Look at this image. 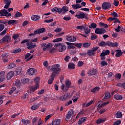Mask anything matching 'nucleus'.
Instances as JSON below:
<instances>
[{"instance_id":"f257e3e1","label":"nucleus","mask_w":125,"mask_h":125,"mask_svg":"<svg viewBox=\"0 0 125 125\" xmlns=\"http://www.w3.org/2000/svg\"><path fill=\"white\" fill-rule=\"evenodd\" d=\"M61 71L60 65L55 64L53 65V73H52V77H56L59 74V72Z\"/></svg>"},{"instance_id":"f03ea898","label":"nucleus","mask_w":125,"mask_h":125,"mask_svg":"<svg viewBox=\"0 0 125 125\" xmlns=\"http://www.w3.org/2000/svg\"><path fill=\"white\" fill-rule=\"evenodd\" d=\"M54 47L57 48V50L59 51V52H63V51L66 50V45L61 43H58L55 44Z\"/></svg>"},{"instance_id":"7ed1b4c3","label":"nucleus","mask_w":125,"mask_h":125,"mask_svg":"<svg viewBox=\"0 0 125 125\" xmlns=\"http://www.w3.org/2000/svg\"><path fill=\"white\" fill-rule=\"evenodd\" d=\"M34 82L36 83L35 86H32L30 87V91H35L40 87V85L39 84V82H40V77H36L34 79Z\"/></svg>"},{"instance_id":"20e7f679","label":"nucleus","mask_w":125,"mask_h":125,"mask_svg":"<svg viewBox=\"0 0 125 125\" xmlns=\"http://www.w3.org/2000/svg\"><path fill=\"white\" fill-rule=\"evenodd\" d=\"M99 48V47H94L92 49L87 51V54L89 56H94L95 55V52Z\"/></svg>"},{"instance_id":"39448f33","label":"nucleus","mask_w":125,"mask_h":125,"mask_svg":"<svg viewBox=\"0 0 125 125\" xmlns=\"http://www.w3.org/2000/svg\"><path fill=\"white\" fill-rule=\"evenodd\" d=\"M27 74L29 76H35L37 74V70L35 68H29L27 70Z\"/></svg>"},{"instance_id":"423d86ee","label":"nucleus","mask_w":125,"mask_h":125,"mask_svg":"<svg viewBox=\"0 0 125 125\" xmlns=\"http://www.w3.org/2000/svg\"><path fill=\"white\" fill-rule=\"evenodd\" d=\"M52 46V43H48L46 45V43H42L41 44V47H43L42 50L43 51H45L46 49H48V48H50V47Z\"/></svg>"},{"instance_id":"0eeeda50","label":"nucleus","mask_w":125,"mask_h":125,"mask_svg":"<svg viewBox=\"0 0 125 125\" xmlns=\"http://www.w3.org/2000/svg\"><path fill=\"white\" fill-rule=\"evenodd\" d=\"M69 96H70V94L66 93L64 95L60 96L59 100H61V101H65V100L69 98Z\"/></svg>"},{"instance_id":"6e6552de","label":"nucleus","mask_w":125,"mask_h":125,"mask_svg":"<svg viewBox=\"0 0 125 125\" xmlns=\"http://www.w3.org/2000/svg\"><path fill=\"white\" fill-rule=\"evenodd\" d=\"M73 114H74V110H73L72 109H70L67 114H66L65 115V120L67 121L70 119Z\"/></svg>"},{"instance_id":"1a4fd4ad","label":"nucleus","mask_w":125,"mask_h":125,"mask_svg":"<svg viewBox=\"0 0 125 125\" xmlns=\"http://www.w3.org/2000/svg\"><path fill=\"white\" fill-rule=\"evenodd\" d=\"M66 40L67 42H74L77 41V39L74 36H66Z\"/></svg>"},{"instance_id":"9d476101","label":"nucleus","mask_w":125,"mask_h":125,"mask_svg":"<svg viewBox=\"0 0 125 125\" xmlns=\"http://www.w3.org/2000/svg\"><path fill=\"white\" fill-rule=\"evenodd\" d=\"M10 40H11V38L9 36H5L4 38H3L1 40H0V42H10Z\"/></svg>"},{"instance_id":"9b49d317","label":"nucleus","mask_w":125,"mask_h":125,"mask_svg":"<svg viewBox=\"0 0 125 125\" xmlns=\"http://www.w3.org/2000/svg\"><path fill=\"white\" fill-rule=\"evenodd\" d=\"M0 14L1 16H10L11 15V14H8L7 10L6 9L1 10L0 11Z\"/></svg>"},{"instance_id":"f8f14e48","label":"nucleus","mask_w":125,"mask_h":125,"mask_svg":"<svg viewBox=\"0 0 125 125\" xmlns=\"http://www.w3.org/2000/svg\"><path fill=\"white\" fill-rule=\"evenodd\" d=\"M103 9L107 10L111 8V3L109 2H104L102 4Z\"/></svg>"},{"instance_id":"ddd939ff","label":"nucleus","mask_w":125,"mask_h":125,"mask_svg":"<svg viewBox=\"0 0 125 125\" xmlns=\"http://www.w3.org/2000/svg\"><path fill=\"white\" fill-rule=\"evenodd\" d=\"M105 29L97 28L95 29V33L98 34V35H101V34L105 33Z\"/></svg>"},{"instance_id":"4468645a","label":"nucleus","mask_w":125,"mask_h":125,"mask_svg":"<svg viewBox=\"0 0 125 125\" xmlns=\"http://www.w3.org/2000/svg\"><path fill=\"white\" fill-rule=\"evenodd\" d=\"M106 45H107L108 46H110V47H116L118 46V43L117 42L113 43L112 42H106Z\"/></svg>"},{"instance_id":"2eb2a0df","label":"nucleus","mask_w":125,"mask_h":125,"mask_svg":"<svg viewBox=\"0 0 125 125\" xmlns=\"http://www.w3.org/2000/svg\"><path fill=\"white\" fill-rule=\"evenodd\" d=\"M13 76H14V72L10 71L6 75V79L8 81L11 80L12 78H13Z\"/></svg>"},{"instance_id":"dca6fc26","label":"nucleus","mask_w":125,"mask_h":125,"mask_svg":"<svg viewBox=\"0 0 125 125\" xmlns=\"http://www.w3.org/2000/svg\"><path fill=\"white\" fill-rule=\"evenodd\" d=\"M75 17H76L77 19H83V18L85 17V14L83 12H81L79 14L76 15Z\"/></svg>"},{"instance_id":"f3484780","label":"nucleus","mask_w":125,"mask_h":125,"mask_svg":"<svg viewBox=\"0 0 125 125\" xmlns=\"http://www.w3.org/2000/svg\"><path fill=\"white\" fill-rule=\"evenodd\" d=\"M44 32H45V29L44 28H41L34 31V34H42L44 33Z\"/></svg>"},{"instance_id":"a211bd4d","label":"nucleus","mask_w":125,"mask_h":125,"mask_svg":"<svg viewBox=\"0 0 125 125\" xmlns=\"http://www.w3.org/2000/svg\"><path fill=\"white\" fill-rule=\"evenodd\" d=\"M15 72L16 73V75H20L22 72V66L17 67Z\"/></svg>"},{"instance_id":"6ab92c4d","label":"nucleus","mask_w":125,"mask_h":125,"mask_svg":"<svg viewBox=\"0 0 125 125\" xmlns=\"http://www.w3.org/2000/svg\"><path fill=\"white\" fill-rule=\"evenodd\" d=\"M85 121H86V117L81 118L79 119V121L78 122V125H83V124Z\"/></svg>"},{"instance_id":"aec40b11","label":"nucleus","mask_w":125,"mask_h":125,"mask_svg":"<svg viewBox=\"0 0 125 125\" xmlns=\"http://www.w3.org/2000/svg\"><path fill=\"white\" fill-rule=\"evenodd\" d=\"M53 12H58L59 14L62 13V9L60 8L55 7L52 9Z\"/></svg>"},{"instance_id":"412c9836","label":"nucleus","mask_w":125,"mask_h":125,"mask_svg":"<svg viewBox=\"0 0 125 125\" xmlns=\"http://www.w3.org/2000/svg\"><path fill=\"white\" fill-rule=\"evenodd\" d=\"M61 89L63 92H67L69 88H68L67 86H65L64 84H62L61 85Z\"/></svg>"},{"instance_id":"4be33fe9","label":"nucleus","mask_w":125,"mask_h":125,"mask_svg":"<svg viewBox=\"0 0 125 125\" xmlns=\"http://www.w3.org/2000/svg\"><path fill=\"white\" fill-rule=\"evenodd\" d=\"M114 98L115 100H122V99H123V96L120 94H116L114 95Z\"/></svg>"},{"instance_id":"5701e85b","label":"nucleus","mask_w":125,"mask_h":125,"mask_svg":"<svg viewBox=\"0 0 125 125\" xmlns=\"http://www.w3.org/2000/svg\"><path fill=\"white\" fill-rule=\"evenodd\" d=\"M41 19V17L38 15H33L31 17V20L33 21H38L39 20Z\"/></svg>"},{"instance_id":"b1692460","label":"nucleus","mask_w":125,"mask_h":125,"mask_svg":"<svg viewBox=\"0 0 125 125\" xmlns=\"http://www.w3.org/2000/svg\"><path fill=\"white\" fill-rule=\"evenodd\" d=\"M116 53L115 54L116 57H120L123 55V52L121 50H115Z\"/></svg>"},{"instance_id":"393cba45","label":"nucleus","mask_w":125,"mask_h":125,"mask_svg":"<svg viewBox=\"0 0 125 125\" xmlns=\"http://www.w3.org/2000/svg\"><path fill=\"white\" fill-rule=\"evenodd\" d=\"M15 67H16V64H15L14 62H11L7 65V69H13V68H15Z\"/></svg>"},{"instance_id":"a878e982","label":"nucleus","mask_w":125,"mask_h":125,"mask_svg":"<svg viewBox=\"0 0 125 125\" xmlns=\"http://www.w3.org/2000/svg\"><path fill=\"white\" fill-rule=\"evenodd\" d=\"M72 8L73 9H78L79 8H82V5L79 4H76L72 5Z\"/></svg>"},{"instance_id":"bb28decb","label":"nucleus","mask_w":125,"mask_h":125,"mask_svg":"<svg viewBox=\"0 0 125 125\" xmlns=\"http://www.w3.org/2000/svg\"><path fill=\"white\" fill-rule=\"evenodd\" d=\"M61 120L60 119H56L54 122H53L52 125H59Z\"/></svg>"},{"instance_id":"cd10ccee","label":"nucleus","mask_w":125,"mask_h":125,"mask_svg":"<svg viewBox=\"0 0 125 125\" xmlns=\"http://www.w3.org/2000/svg\"><path fill=\"white\" fill-rule=\"evenodd\" d=\"M30 82V79L28 78H23L21 80V83H28Z\"/></svg>"},{"instance_id":"c85d7f7f","label":"nucleus","mask_w":125,"mask_h":125,"mask_svg":"<svg viewBox=\"0 0 125 125\" xmlns=\"http://www.w3.org/2000/svg\"><path fill=\"white\" fill-rule=\"evenodd\" d=\"M62 12L63 11V13H66V12H67L68 10H69V8L67 6H63L62 8Z\"/></svg>"},{"instance_id":"c756f323","label":"nucleus","mask_w":125,"mask_h":125,"mask_svg":"<svg viewBox=\"0 0 125 125\" xmlns=\"http://www.w3.org/2000/svg\"><path fill=\"white\" fill-rule=\"evenodd\" d=\"M88 74L90 75V76H93V75H95L96 74V70L95 69L89 70L88 72Z\"/></svg>"},{"instance_id":"7c9ffc66","label":"nucleus","mask_w":125,"mask_h":125,"mask_svg":"<svg viewBox=\"0 0 125 125\" xmlns=\"http://www.w3.org/2000/svg\"><path fill=\"white\" fill-rule=\"evenodd\" d=\"M21 123L24 125H29L31 122L29 120H25V119H22L21 120Z\"/></svg>"},{"instance_id":"2f4dec72","label":"nucleus","mask_w":125,"mask_h":125,"mask_svg":"<svg viewBox=\"0 0 125 125\" xmlns=\"http://www.w3.org/2000/svg\"><path fill=\"white\" fill-rule=\"evenodd\" d=\"M102 54H103L104 55H109L110 54V50H103L102 52Z\"/></svg>"},{"instance_id":"473e14b6","label":"nucleus","mask_w":125,"mask_h":125,"mask_svg":"<svg viewBox=\"0 0 125 125\" xmlns=\"http://www.w3.org/2000/svg\"><path fill=\"white\" fill-rule=\"evenodd\" d=\"M105 119H99L98 120L96 121V124L97 125H99V124H102V123H104L105 122Z\"/></svg>"},{"instance_id":"72a5a7b5","label":"nucleus","mask_w":125,"mask_h":125,"mask_svg":"<svg viewBox=\"0 0 125 125\" xmlns=\"http://www.w3.org/2000/svg\"><path fill=\"white\" fill-rule=\"evenodd\" d=\"M65 83L68 88H69L71 86V84H72V83L69 80H65Z\"/></svg>"},{"instance_id":"f704fd0d","label":"nucleus","mask_w":125,"mask_h":125,"mask_svg":"<svg viewBox=\"0 0 125 125\" xmlns=\"http://www.w3.org/2000/svg\"><path fill=\"white\" fill-rule=\"evenodd\" d=\"M38 117H34L33 118V119L32 120V123L33 125H37V122H38Z\"/></svg>"},{"instance_id":"c9c22d12","label":"nucleus","mask_w":125,"mask_h":125,"mask_svg":"<svg viewBox=\"0 0 125 125\" xmlns=\"http://www.w3.org/2000/svg\"><path fill=\"white\" fill-rule=\"evenodd\" d=\"M56 76H52V74L51 75V78H50L48 81L49 84H51L52 83L53 81H54V78Z\"/></svg>"},{"instance_id":"e433bc0d","label":"nucleus","mask_w":125,"mask_h":125,"mask_svg":"<svg viewBox=\"0 0 125 125\" xmlns=\"http://www.w3.org/2000/svg\"><path fill=\"white\" fill-rule=\"evenodd\" d=\"M90 44H91L89 42L83 43V47H84L85 48H88V47H89V46H90Z\"/></svg>"},{"instance_id":"4c0bfd02","label":"nucleus","mask_w":125,"mask_h":125,"mask_svg":"<svg viewBox=\"0 0 125 125\" xmlns=\"http://www.w3.org/2000/svg\"><path fill=\"white\" fill-rule=\"evenodd\" d=\"M104 98V99H109V98H111V94L109 92H106Z\"/></svg>"},{"instance_id":"58836bf2","label":"nucleus","mask_w":125,"mask_h":125,"mask_svg":"<svg viewBox=\"0 0 125 125\" xmlns=\"http://www.w3.org/2000/svg\"><path fill=\"white\" fill-rule=\"evenodd\" d=\"M100 88L99 87H95L93 89H92L91 91V92H93L94 93H95V92H98L99 91V89Z\"/></svg>"},{"instance_id":"ea45409f","label":"nucleus","mask_w":125,"mask_h":125,"mask_svg":"<svg viewBox=\"0 0 125 125\" xmlns=\"http://www.w3.org/2000/svg\"><path fill=\"white\" fill-rule=\"evenodd\" d=\"M15 84L16 85V86H18V87H19L21 85V82H20V80H17L15 82Z\"/></svg>"},{"instance_id":"a19ab883","label":"nucleus","mask_w":125,"mask_h":125,"mask_svg":"<svg viewBox=\"0 0 125 125\" xmlns=\"http://www.w3.org/2000/svg\"><path fill=\"white\" fill-rule=\"evenodd\" d=\"M96 27H97V25L95 23H92L90 26H89V28H90V29H95Z\"/></svg>"},{"instance_id":"79ce46f5","label":"nucleus","mask_w":125,"mask_h":125,"mask_svg":"<svg viewBox=\"0 0 125 125\" xmlns=\"http://www.w3.org/2000/svg\"><path fill=\"white\" fill-rule=\"evenodd\" d=\"M62 41H63V39H62L61 38H57V39L53 40V42H62Z\"/></svg>"},{"instance_id":"37998d69","label":"nucleus","mask_w":125,"mask_h":125,"mask_svg":"<svg viewBox=\"0 0 125 125\" xmlns=\"http://www.w3.org/2000/svg\"><path fill=\"white\" fill-rule=\"evenodd\" d=\"M43 120H42V118H40L38 120L37 125H42L43 124Z\"/></svg>"},{"instance_id":"c03bdc74","label":"nucleus","mask_w":125,"mask_h":125,"mask_svg":"<svg viewBox=\"0 0 125 125\" xmlns=\"http://www.w3.org/2000/svg\"><path fill=\"white\" fill-rule=\"evenodd\" d=\"M93 102H94V101H91L88 103L84 104V105L85 107H88L89 106H90V105H91Z\"/></svg>"},{"instance_id":"a18cd8bd","label":"nucleus","mask_w":125,"mask_h":125,"mask_svg":"<svg viewBox=\"0 0 125 125\" xmlns=\"http://www.w3.org/2000/svg\"><path fill=\"white\" fill-rule=\"evenodd\" d=\"M99 25H100V26H102V27H104V28H108V27H109V26L107 25V24L104 23H103V22H100V23H99Z\"/></svg>"},{"instance_id":"49530a36","label":"nucleus","mask_w":125,"mask_h":125,"mask_svg":"<svg viewBox=\"0 0 125 125\" xmlns=\"http://www.w3.org/2000/svg\"><path fill=\"white\" fill-rule=\"evenodd\" d=\"M122 117H123V114L122 113V112L118 111L116 113V118H122Z\"/></svg>"},{"instance_id":"de8ad7c7","label":"nucleus","mask_w":125,"mask_h":125,"mask_svg":"<svg viewBox=\"0 0 125 125\" xmlns=\"http://www.w3.org/2000/svg\"><path fill=\"white\" fill-rule=\"evenodd\" d=\"M16 23V21L15 20H11L8 21V24L9 25H11L12 24H15Z\"/></svg>"},{"instance_id":"09e8293b","label":"nucleus","mask_w":125,"mask_h":125,"mask_svg":"<svg viewBox=\"0 0 125 125\" xmlns=\"http://www.w3.org/2000/svg\"><path fill=\"white\" fill-rule=\"evenodd\" d=\"M68 68L69 69H75V64L73 63H70L68 64Z\"/></svg>"},{"instance_id":"8fccbe9b","label":"nucleus","mask_w":125,"mask_h":125,"mask_svg":"<svg viewBox=\"0 0 125 125\" xmlns=\"http://www.w3.org/2000/svg\"><path fill=\"white\" fill-rule=\"evenodd\" d=\"M21 49L19 48L17 49H15L13 51L12 53L17 54V53H20V52L21 51Z\"/></svg>"},{"instance_id":"3c124183","label":"nucleus","mask_w":125,"mask_h":125,"mask_svg":"<svg viewBox=\"0 0 125 125\" xmlns=\"http://www.w3.org/2000/svg\"><path fill=\"white\" fill-rule=\"evenodd\" d=\"M22 16V14L19 12H17L15 15V18H17L18 17H21Z\"/></svg>"},{"instance_id":"603ef678","label":"nucleus","mask_w":125,"mask_h":125,"mask_svg":"<svg viewBox=\"0 0 125 125\" xmlns=\"http://www.w3.org/2000/svg\"><path fill=\"white\" fill-rule=\"evenodd\" d=\"M122 78V75L120 73H117L115 75V79L120 80Z\"/></svg>"},{"instance_id":"864d4df0","label":"nucleus","mask_w":125,"mask_h":125,"mask_svg":"<svg viewBox=\"0 0 125 125\" xmlns=\"http://www.w3.org/2000/svg\"><path fill=\"white\" fill-rule=\"evenodd\" d=\"M84 31L85 34H89L90 33V29L84 27Z\"/></svg>"},{"instance_id":"5fc2aeb1","label":"nucleus","mask_w":125,"mask_h":125,"mask_svg":"<svg viewBox=\"0 0 125 125\" xmlns=\"http://www.w3.org/2000/svg\"><path fill=\"white\" fill-rule=\"evenodd\" d=\"M106 42L104 41H102L101 42L99 43V46H106Z\"/></svg>"},{"instance_id":"6e6d98bb","label":"nucleus","mask_w":125,"mask_h":125,"mask_svg":"<svg viewBox=\"0 0 125 125\" xmlns=\"http://www.w3.org/2000/svg\"><path fill=\"white\" fill-rule=\"evenodd\" d=\"M111 15H112V16L114 17V18H118L119 17V14H118V13H116L115 12H113L111 14Z\"/></svg>"},{"instance_id":"4d7b16f0","label":"nucleus","mask_w":125,"mask_h":125,"mask_svg":"<svg viewBox=\"0 0 125 125\" xmlns=\"http://www.w3.org/2000/svg\"><path fill=\"white\" fill-rule=\"evenodd\" d=\"M19 37L20 36L19 34H14L13 35V39H14V40H17Z\"/></svg>"},{"instance_id":"13d9d810","label":"nucleus","mask_w":125,"mask_h":125,"mask_svg":"<svg viewBox=\"0 0 125 125\" xmlns=\"http://www.w3.org/2000/svg\"><path fill=\"white\" fill-rule=\"evenodd\" d=\"M16 90V88L15 87H13L11 88L10 91H9V94H11L12 93H13Z\"/></svg>"},{"instance_id":"bf43d9fd","label":"nucleus","mask_w":125,"mask_h":125,"mask_svg":"<svg viewBox=\"0 0 125 125\" xmlns=\"http://www.w3.org/2000/svg\"><path fill=\"white\" fill-rule=\"evenodd\" d=\"M40 107V104L34 105L31 107L32 110H37Z\"/></svg>"},{"instance_id":"052dcab7","label":"nucleus","mask_w":125,"mask_h":125,"mask_svg":"<svg viewBox=\"0 0 125 125\" xmlns=\"http://www.w3.org/2000/svg\"><path fill=\"white\" fill-rule=\"evenodd\" d=\"M7 57H8V54H7V53H4L1 55V58L2 59L7 58Z\"/></svg>"},{"instance_id":"680f3d73","label":"nucleus","mask_w":125,"mask_h":125,"mask_svg":"<svg viewBox=\"0 0 125 125\" xmlns=\"http://www.w3.org/2000/svg\"><path fill=\"white\" fill-rule=\"evenodd\" d=\"M76 29L78 30H83L84 29V26L81 25V26H78L76 27Z\"/></svg>"},{"instance_id":"e2e57ef3","label":"nucleus","mask_w":125,"mask_h":125,"mask_svg":"<svg viewBox=\"0 0 125 125\" xmlns=\"http://www.w3.org/2000/svg\"><path fill=\"white\" fill-rule=\"evenodd\" d=\"M52 46L50 48H48V49L49 50V52L51 53H53V52H55V48H52Z\"/></svg>"},{"instance_id":"0e129e2a","label":"nucleus","mask_w":125,"mask_h":125,"mask_svg":"<svg viewBox=\"0 0 125 125\" xmlns=\"http://www.w3.org/2000/svg\"><path fill=\"white\" fill-rule=\"evenodd\" d=\"M75 46H77L78 48H81V47H82V43H74L73 44Z\"/></svg>"},{"instance_id":"69168bd1","label":"nucleus","mask_w":125,"mask_h":125,"mask_svg":"<svg viewBox=\"0 0 125 125\" xmlns=\"http://www.w3.org/2000/svg\"><path fill=\"white\" fill-rule=\"evenodd\" d=\"M84 64V63H83V62L82 61H79L78 62V66L82 67V66H83Z\"/></svg>"},{"instance_id":"338daca9","label":"nucleus","mask_w":125,"mask_h":125,"mask_svg":"<svg viewBox=\"0 0 125 125\" xmlns=\"http://www.w3.org/2000/svg\"><path fill=\"white\" fill-rule=\"evenodd\" d=\"M101 64L102 66H106L108 65V63H107L105 61H103L101 62Z\"/></svg>"},{"instance_id":"774afa93","label":"nucleus","mask_w":125,"mask_h":125,"mask_svg":"<svg viewBox=\"0 0 125 125\" xmlns=\"http://www.w3.org/2000/svg\"><path fill=\"white\" fill-rule=\"evenodd\" d=\"M121 123H122V122L120 120H118L116 121L113 125H121Z\"/></svg>"}]
</instances>
